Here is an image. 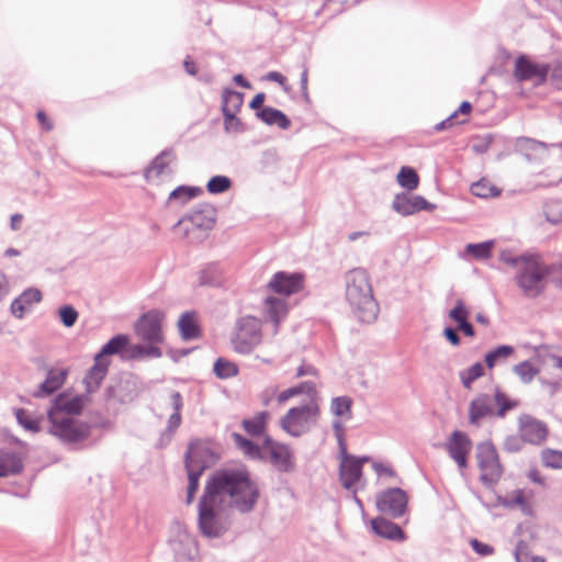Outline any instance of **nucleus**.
<instances>
[{
    "label": "nucleus",
    "mask_w": 562,
    "mask_h": 562,
    "mask_svg": "<svg viewBox=\"0 0 562 562\" xmlns=\"http://www.w3.org/2000/svg\"><path fill=\"white\" fill-rule=\"evenodd\" d=\"M476 459L482 483L488 486L497 483L503 475V467L494 445L488 441L479 443Z\"/></svg>",
    "instance_id": "1a4fd4ad"
},
{
    "label": "nucleus",
    "mask_w": 562,
    "mask_h": 562,
    "mask_svg": "<svg viewBox=\"0 0 562 562\" xmlns=\"http://www.w3.org/2000/svg\"><path fill=\"white\" fill-rule=\"evenodd\" d=\"M533 254H525L520 256L513 255L509 250H504L499 255V260L505 265H508L518 271Z\"/></svg>",
    "instance_id": "6e6d98bb"
},
{
    "label": "nucleus",
    "mask_w": 562,
    "mask_h": 562,
    "mask_svg": "<svg viewBox=\"0 0 562 562\" xmlns=\"http://www.w3.org/2000/svg\"><path fill=\"white\" fill-rule=\"evenodd\" d=\"M458 329H454L452 327H446L443 329V336L452 345V346H459L461 342V339L457 333Z\"/></svg>",
    "instance_id": "338daca9"
},
{
    "label": "nucleus",
    "mask_w": 562,
    "mask_h": 562,
    "mask_svg": "<svg viewBox=\"0 0 562 562\" xmlns=\"http://www.w3.org/2000/svg\"><path fill=\"white\" fill-rule=\"evenodd\" d=\"M392 209L403 216H409L419 211H434L436 205L428 202L422 195L398 193L393 199Z\"/></svg>",
    "instance_id": "f3484780"
},
{
    "label": "nucleus",
    "mask_w": 562,
    "mask_h": 562,
    "mask_svg": "<svg viewBox=\"0 0 562 562\" xmlns=\"http://www.w3.org/2000/svg\"><path fill=\"white\" fill-rule=\"evenodd\" d=\"M407 502V494L402 488L392 487L379 494L376 507L382 514L398 518L405 514Z\"/></svg>",
    "instance_id": "4468645a"
},
{
    "label": "nucleus",
    "mask_w": 562,
    "mask_h": 562,
    "mask_svg": "<svg viewBox=\"0 0 562 562\" xmlns=\"http://www.w3.org/2000/svg\"><path fill=\"white\" fill-rule=\"evenodd\" d=\"M296 390H299L300 395L305 394L308 397V401L316 400L318 396L316 384L313 381H304L300 384L295 385Z\"/></svg>",
    "instance_id": "e2e57ef3"
},
{
    "label": "nucleus",
    "mask_w": 562,
    "mask_h": 562,
    "mask_svg": "<svg viewBox=\"0 0 562 562\" xmlns=\"http://www.w3.org/2000/svg\"><path fill=\"white\" fill-rule=\"evenodd\" d=\"M361 476L362 470L358 461L350 460L349 462H340L339 480L346 490L355 493L356 484L360 481Z\"/></svg>",
    "instance_id": "c85d7f7f"
},
{
    "label": "nucleus",
    "mask_w": 562,
    "mask_h": 562,
    "mask_svg": "<svg viewBox=\"0 0 562 562\" xmlns=\"http://www.w3.org/2000/svg\"><path fill=\"white\" fill-rule=\"evenodd\" d=\"M371 528L375 535L382 538L396 541L405 540V532L403 529L398 525L383 517L372 519Z\"/></svg>",
    "instance_id": "cd10ccee"
},
{
    "label": "nucleus",
    "mask_w": 562,
    "mask_h": 562,
    "mask_svg": "<svg viewBox=\"0 0 562 562\" xmlns=\"http://www.w3.org/2000/svg\"><path fill=\"white\" fill-rule=\"evenodd\" d=\"M550 145L529 137L515 140V151L524 156L528 162H543L549 156Z\"/></svg>",
    "instance_id": "aec40b11"
},
{
    "label": "nucleus",
    "mask_w": 562,
    "mask_h": 562,
    "mask_svg": "<svg viewBox=\"0 0 562 562\" xmlns=\"http://www.w3.org/2000/svg\"><path fill=\"white\" fill-rule=\"evenodd\" d=\"M260 460L269 461L280 472H291L294 469L293 456L289 446L274 441L269 436L263 439V452Z\"/></svg>",
    "instance_id": "ddd939ff"
},
{
    "label": "nucleus",
    "mask_w": 562,
    "mask_h": 562,
    "mask_svg": "<svg viewBox=\"0 0 562 562\" xmlns=\"http://www.w3.org/2000/svg\"><path fill=\"white\" fill-rule=\"evenodd\" d=\"M217 456L209 441L195 440L189 445L186 452L184 465L186 469L199 470L203 473L204 470L215 464Z\"/></svg>",
    "instance_id": "f8f14e48"
},
{
    "label": "nucleus",
    "mask_w": 562,
    "mask_h": 562,
    "mask_svg": "<svg viewBox=\"0 0 562 562\" xmlns=\"http://www.w3.org/2000/svg\"><path fill=\"white\" fill-rule=\"evenodd\" d=\"M289 313V305L284 297L268 295L261 306V323L272 325V335L279 333L280 324L285 319Z\"/></svg>",
    "instance_id": "dca6fc26"
},
{
    "label": "nucleus",
    "mask_w": 562,
    "mask_h": 562,
    "mask_svg": "<svg viewBox=\"0 0 562 562\" xmlns=\"http://www.w3.org/2000/svg\"><path fill=\"white\" fill-rule=\"evenodd\" d=\"M352 404V398L347 395L333 397L329 404V412L334 416L333 422L344 425L345 422L351 420Z\"/></svg>",
    "instance_id": "c756f323"
},
{
    "label": "nucleus",
    "mask_w": 562,
    "mask_h": 562,
    "mask_svg": "<svg viewBox=\"0 0 562 562\" xmlns=\"http://www.w3.org/2000/svg\"><path fill=\"white\" fill-rule=\"evenodd\" d=\"M60 322L65 327H72L79 317L78 312L71 305H64L58 310Z\"/></svg>",
    "instance_id": "bf43d9fd"
},
{
    "label": "nucleus",
    "mask_w": 562,
    "mask_h": 562,
    "mask_svg": "<svg viewBox=\"0 0 562 562\" xmlns=\"http://www.w3.org/2000/svg\"><path fill=\"white\" fill-rule=\"evenodd\" d=\"M188 472V490H187V503L190 504L193 501L194 494L199 487V480L202 475L199 470L187 469Z\"/></svg>",
    "instance_id": "052dcab7"
},
{
    "label": "nucleus",
    "mask_w": 562,
    "mask_h": 562,
    "mask_svg": "<svg viewBox=\"0 0 562 562\" xmlns=\"http://www.w3.org/2000/svg\"><path fill=\"white\" fill-rule=\"evenodd\" d=\"M396 179L398 184L408 191L415 190L419 184V177L411 167H402Z\"/></svg>",
    "instance_id": "a18cd8bd"
},
{
    "label": "nucleus",
    "mask_w": 562,
    "mask_h": 562,
    "mask_svg": "<svg viewBox=\"0 0 562 562\" xmlns=\"http://www.w3.org/2000/svg\"><path fill=\"white\" fill-rule=\"evenodd\" d=\"M321 415L319 404L316 400L291 407L281 418L280 427L291 437H301L307 434L318 422Z\"/></svg>",
    "instance_id": "20e7f679"
},
{
    "label": "nucleus",
    "mask_w": 562,
    "mask_h": 562,
    "mask_svg": "<svg viewBox=\"0 0 562 562\" xmlns=\"http://www.w3.org/2000/svg\"><path fill=\"white\" fill-rule=\"evenodd\" d=\"M493 400L488 394H480L474 397L469 405V422L472 425L480 426L484 418L494 415Z\"/></svg>",
    "instance_id": "4be33fe9"
},
{
    "label": "nucleus",
    "mask_w": 562,
    "mask_h": 562,
    "mask_svg": "<svg viewBox=\"0 0 562 562\" xmlns=\"http://www.w3.org/2000/svg\"><path fill=\"white\" fill-rule=\"evenodd\" d=\"M471 546H472V549L477 554H480L482 557L491 555L494 552L493 547H491L490 544L483 543V542L479 541L477 539L471 540Z\"/></svg>",
    "instance_id": "69168bd1"
},
{
    "label": "nucleus",
    "mask_w": 562,
    "mask_h": 562,
    "mask_svg": "<svg viewBox=\"0 0 562 562\" xmlns=\"http://www.w3.org/2000/svg\"><path fill=\"white\" fill-rule=\"evenodd\" d=\"M169 544L175 552L176 562H196L198 543L187 526L180 521L170 527Z\"/></svg>",
    "instance_id": "0eeeda50"
},
{
    "label": "nucleus",
    "mask_w": 562,
    "mask_h": 562,
    "mask_svg": "<svg viewBox=\"0 0 562 562\" xmlns=\"http://www.w3.org/2000/svg\"><path fill=\"white\" fill-rule=\"evenodd\" d=\"M541 461L544 467L551 469H562V451L554 449H544L541 452Z\"/></svg>",
    "instance_id": "4d7b16f0"
},
{
    "label": "nucleus",
    "mask_w": 562,
    "mask_h": 562,
    "mask_svg": "<svg viewBox=\"0 0 562 562\" xmlns=\"http://www.w3.org/2000/svg\"><path fill=\"white\" fill-rule=\"evenodd\" d=\"M549 75L552 80L562 81V60L553 65L550 64Z\"/></svg>",
    "instance_id": "774afa93"
},
{
    "label": "nucleus",
    "mask_w": 562,
    "mask_h": 562,
    "mask_svg": "<svg viewBox=\"0 0 562 562\" xmlns=\"http://www.w3.org/2000/svg\"><path fill=\"white\" fill-rule=\"evenodd\" d=\"M244 102V94L241 92L225 89L222 94V112L223 113H238Z\"/></svg>",
    "instance_id": "c9c22d12"
},
{
    "label": "nucleus",
    "mask_w": 562,
    "mask_h": 562,
    "mask_svg": "<svg viewBox=\"0 0 562 562\" xmlns=\"http://www.w3.org/2000/svg\"><path fill=\"white\" fill-rule=\"evenodd\" d=\"M548 266L538 255H532L528 261L516 271V282L527 297H537L544 290V280L549 274Z\"/></svg>",
    "instance_id": "39448f33"
},
{
    "label": "nucleus",
    "mask_w": 562,
    "mask_h": 562,
    "mask_svg": "<svg viewBox=\"0 0 562 562\" xmlns=\"http://www.w3.org/2000/svg\"><path fill=\"white\" fill-rule=\"evenodd\" d=\"M483 374L484 367L481 362H475L474 364H472L468 369L460 371L459 373L462 385L468 390H470L472 387L473 382L479 378L483 376Z\"/></svg>",
    "instance_id": "de8ad7c7"
},
{
    "label": "nucleus",
    "mask_w": 562,
    "mask_h": 562,
    "mask_svg": "<svg viewBox=\"0 0 562 562\" xmlns=\"http://www.w3.org/2000/svg\"><path fill=\"white\" fill-rule=\"evenodd\" d=\"M544 215L552 224L562 223V200H550L544 204Z\"/></svg>",
    "instance_id": "5fc2aeb1"
},
{
    "label": "nucleus",
    "mask_w": 562,
    "mask_h": 562,
    "mask_svg": "<svg viewBox=\"0 0 562 562\" xmlns=\"http://www.w3.org/2000/svg\"><path fill=\"white\" fill-rule=\"evenodd\" d=\"M200 191L201 190L199 188L180 186L176 188L173 191H171V193L169 194V200H179L181 203H186L187 201L194 198Z\"/></svg>",
    "instance_id": "13d9d810"
},
{
    "label": "nucleus",
    "mask_w": 562,
    "mask_h": 562,
    "mask_svg": "<svg viewBox=\"0 0 562 562\" xmlns=\"http://www.w3.org/2000/svg\"><path fill=\"white\" fill-rule=\"evenodd\" d=\"M514 353L515 348L509 345L497 346L485 355V364L488 369H493L496 364L505 362Z\"/></svg>",
    "instance_id": "f704fd0d"
},
{
    "label": "nucleus",
    "mask_w": 562,
    "mask_h": 562,
    "mask_svg": "<svg viewBox=\"0 0 562 562\" xmlns=\"http://www.w3.org/2000/svg\"><path fill=\"white\" fill-rule=\"evenodd\" d=\"M41 301L42 292L36 288H29L12 301L10 306L11 313L15 318L22 319L25 312Z\"/></svg>",
    "instance_id": "5701e85b"
},
{
    "label": "nucleus",
    "mask_w": 562,
    "mask_h": 562,
    "mask_svg": "<svg viewBox=\"0 0 562 562\" xmlns=\"http://www.w3.org/2000/svg\"><path fill=\"white\" fill-rule=\"evenodd\" d=\"M493 246V240H486L479 244H468L464 251L476 260H484L491 257Z\"/></svg>",
    "instance_id": "c03bdc74"
},
{
    "label": "nucleus",
    "mask_w": 562,
    "mask_h": 562,
    "mask_svg": "<svg viewBox=\"0 0 562 562\" xmlns=\"http://www.w3.org/2000/svg\"><path fill=\"white\" fill-rule=\"evenodd\" d=\"M48 432L70 448L77 449L90 437L91 426L71 416L47 412Z\"/></svg>",
    "instance_id": "7ed1b4c3"
},
{
    "label": "nucleus",
    "mask_w": 562,
    "mask_h": 562,
    "mask_svg": "<svg viewBox=\"0 0 562 562\" xmlns=\"http://www.w3.org/2000/svg\"><path fill=\"white\" fill-rule=\"evenodd\" d=\"M177 156L172 148L164 149L158 154L145 170V178L149 182H158L164 176H171L172 169L170 165L176 160Z\"/></svg>",
    "instance_id": "412c9836"
},
{
    "label": "nucleus",
    "mask_w": 562,
    "mask_h": 562,
    "mask_svg": "<svg viewBox=\"0 0 562 562\" xmlns=\"http://www.w3.org/2000/svg\"><path fill=\"white\" fill-rule=\"evenodd\" d=\"M165 313L159 310H150L143 314L135 323L134 330L138 338L148 344H162V322Z\"/></svg>",
    "instance_id": "9d476101"
},
{
    "label": "nucleus",
    "mask_w": 562,
    "mask_h": 562,
    "mask_svg": "<svg viewBox=\"0 0 562 562\" xmlns=\"http://www.w3.org/2000/svg\"><path fill=\"white\" fill-rule=\"evenodd\" d=\"M524 442L526 441L520 435L508 436L504 441V449L508 452H518L522 449Z\"/></svg>",
    "instance_id": "0e129e2a"
},
{
    "label": "nucleus",
    "mask_w": 562,
    "mask_h": 562,
    "mask_svg": "<svg viewBox=\"0 0 562 562\" xmlns=\"http://www.w3.org/2000/svg\"><path fill=\"white\" fill-rule=\"evenodd\" d=\"M23 470V461L19 452L10 448L0 449V477L15 475Z\"/></svg>",
    "instance_id": "a878e982"
},
{
    "label": "nucleus",
    "mask_w": 562,
    "mask_h": 562,
    "mask_svg": "<svg viewBox=\"0 0 562 562\" xmlns=\"http://www.w3.org/2000/svg\"><path fill=\"white\" fill-rule=\"evenodd\" d=\"M449 318L457 324V329L469 322L470 311L462 299H458L453 308L448 313Z\"/></svg>",
    "instance_id": "8fccbe9b"
},
{
    "label": "nucleus",
    "mask_w": 562,
    "mask_h": 562,
    "mask_svg": "<svg viewBox=\"0 0 562 562\" xmlns=\"http://www.w3.org/2000/svg\"><path fill=\"white\" fill-rule=\"evenodd\" d=\"M268 418V412H260L252 418L244 419L243 427L250 436H259L263 434Z\"/></svg>",
    "instance_id": "ea45409f"
},
{
    "label": "nucleus",
    "mask_w": 562,
    "mask_h": 562,
    "mask_svg": "<svg viewBox=\"0 0 562 562\" xmlns=\"http://www.w3.org/2000/svg\"><path fill=\"white\" fill-rule=\"evenodd\" d=\"M346 300L353 314L363 323H372L379 313V305L373 296L372 285L368 272L362 268H355L345 274Z\"/></svg>",
    "instance_id": "f03ea898"
},
{
    "label": "nucleus",
    "mask_w": 562,
    "mask_h": 562,
    "mask_svg": "<svg viewBox=\"0 0 562 562\" xmlns=\"http://www.w3.org/2000/svg\"><path fill=\"white\" fill-rule=\"evenodd\" d=\"M231 187L232 180L228 177L222 175L212 177L206 184V189L211 194L224 193L228 191Z\"/></svg>",
    "instance_id": "864d4df0"
},
{
    "label": "nucleus",
    "mask_w": 562,
    "mask_h": 562,
    "mask_svg": "<svg viewBox=\"0 0 562 562\" xmlns=\"http://www.w3.org/2000/svg\"><path fill=\"white\" fill-rule=\"evenodd\" d=\"M501 504L507 508L519 507V509L526 515L531 513L529 502L525 497V492L522 490H516L510 495H506L501 499Z\"/></svg>",
    "instance_id": "4c0bfd02"
},
{
    "label": "nucleus",
    "mask_w": 562,
    "mask_h": 562,
    "mask_svg": "<svg viewBox=\"0 0 562 562\" xmlns=\"http://www.w3.org/2000/svg\"><path fill=\"white\" fill-rule=\"evenodd\" d=\"M513 371L525 384L530 383L539 373V369L533 367L529 360L517 363Z\"/></svg>",
    "instance_id": "3c124183"
},
{
    "label": "nucleus",
    "mask_w": 562,
    "mask_h": 562,
    "mask_svg": "<svg viewBox=\"0 0 562 562\" xmlns=\"http://www.w3.org/2000/svg\"><path fill=\"white\" fill-rule=\"evenodd\" d=\"M15 417L20 426L33 434H37L42 430L41 424L45 420L43 415H35L24 408L16 409Z\"/></svg>",
    "instance_id": "473e14b6"
},
{
    "label": "nucleus",
    "mask_w": 562,
    "mask_h": 562,
    "mask_svg": "<svg viewBox=\"0 0 562 562\" xmlns=\"http://www.w3.org/2000/svg\"><path fill=\"white\" fill-rule=\"evenodd\" d=\"M237 113H223L224 116V130L227 133H239L244 131L243 123L236 116Z\"/></svg>",
    "instance_id": "680f3d73"
},
{
    "label": "nucleus",
    "mask_w": 562,
    "mask_h": 562,
    "mask_svg": "<svg viewBox=\"0 0 562 562\" xmlns=\"http://www.w3.org/2000/svg\"><path fill=\"white\" fill-rule=\"evenodd\" d=\"M214 374L222 380L236 376L238 374V367L224 358H218L214 362L213 367Z\"/></svg>",
    "instance_id": "49530a36"
},
{
    "label": "nucleus",
    "mask_w": 562,
    "mask_h": 562,
    "mask_svg": "<svg viewBox=\"0 0 562 562\" xmlns=\"http://www.w3.org/2000/svg\"><path fill=\"white\" fill-rule=\"evenodd\" d=\"M518 429L522 439L531 445L542 443L548 436L547 425L528 414L519 416Z\"/></svg>",
    "instance_id": "a211bd4d"
},
{
    "label": "nucleus",
    "mask_w": 562,
    "mask_h": 562,
    "mask_svg": "<svg viewBox=\"0 0 562 562\" xmlns=\"http://www.w3.org/2000/svg\"><path fill=\"white\" fill-rule=\"evenodd\" d=\"M130 344V338L127 335H116L112 337L103 347L100 352L95 356L104 359L105 356L117 355L123 351Z\"/></svg>",
    "instance_id": "e433bc0d"
},
{
    "label": "nucleus",
    "mask_w": 562,
    "mask_h": 562,
    "mask_svg": "<svg viewBox=\"0 0 562 562\" xmlns=\"http://www.w3.org/2000/svg\"><path fill=\"white\" fill-rule=\"evenodd\" d=\"M215 215L216 211L213 206L198 205L177 222L175 229H179L184 237L190 238L195 231L205 233L212 229L215 224Z\"/></svg>",
    "instance_id": "6e6552de"
},
{
    "label": "nucleus",
    "mask_w": 562,
    "mask_h": 562,
    "mask_svg": "<svg viewBox=\"0 0 562 562\" xmlns=\"http://www.w3.org/2000/svg\"><path fill=\"white\" fill-rule=\"evenodd\" d=\"M83 405V395L69 398L65 394H59L54 398L53 405L47 412H56L60 416L78 415L81 413Z\"/></svg>",
    "instance_id": "b1692460"
},
{
    "label": "nucleus",
    "mask_w": 562,
    "mask_h": 562,
    "mask_svg": "<svg viewBox=\"0 0 562 562\" xmlns=\"http://www.w3.org/2000/svg\"><path fill=\"white\" fill-rule=\"evenodd\" d=\"M259 487L244 468L215 471L207 480L198 505V525L202 536L222 537L229 527L228 512L250 513L259 498Z\"/></svg>",
    "instance_id": "f257e3e1"
},
{
    "label": "nucleus",
    "mask_w": 562,
    "mask_h": 562,
    "mask_svg": "<svg viewBox=\"0 0 562 562\" xmlns=\"http://www.w3.org/2000/svg\"><path fill=\"white\" fill-rule=\"evenodd\" d=\"M471 192L475 196L487 199L497 196L501 193V190L491 184L488 181L482 179L472 184Z\"/></svg>",
    "instance_id": "603ef678"
},
{
    "label": "nucleus",
    "mask_w": 562,
    "mask_h": 562,
    "mask_svg": "<svg viewBox=\"0 0 562 562\" xmlns=\"http://www.w3.org/2000/svg\"><path fill=\"white\" fill-rule=\"evenodd\" d=\"M170 403L173 409V413L169 416L166 432L172 435L181 425V409L183 407V400L179 392L173 391L170 394Z\"/></svg>",
    "instance_id": "72a5a7b5"
},
{
    "label": "nucleus",
    "mask_w": 562,
    "mask_h": 562,
    "mask_svg": "<svg viewBox=\"0 0 562 562\" xmlns=\"http://www.w3.org/2000/svg\"><path fill=\"white\" fill-rule=\"evenodd\" d=\"M109 369V361L94 357V364L87 372L83 383L87 393L95 392L104 380Z\"/></svg>",
    "instance_id": "bb28decb"
},
{
    "label": "nucleus",
    "mask_w": 562,
    "mask_h": 562,
    "mask_svg": "<svg viewBox=\"0 0 562 562\" xmlns=\"http://www.w3.org/2000/svg\"><path fill=\"white\" fill-rule=\"evenodd\" d=\"M262 341L261 319L246 315L239 317L231 336L234 351L240 355L251 353Z\"/></svg>",
    "instance_id": "423d86ee"
},
{
    "label": "nucleus",
    "mask_w": 562,
    "mask_h": 562,
    "mask_svg": "<svg viewBox=\"0 0 562 562\" xmlns=\"http://www.w3.org/2000/svg\"><path fill=\"white\" fill-rule=\"evenodd\" d=\"M223 282L222 270L217 263H209L200 274L201 285L218 286Z\"/></svg>",
    "instance_id": "a19ab883"
},
{
    "label": "nucleus",
    "mask_w": 562,
    "mask_h": 562,
    "mask_svg": "<svg viewBox=\"0 0 562 562\" xmlns=\"http://www.w3.org/2000/svg\"><path fill=\"white\" fill-rule=\"evenodd\" d=\"M178 328L181 338L186 341L199 338L200 329L194 318L193 312L183 313L178 321Z\"/></svg>",
    "instance_id": "2f4dec72"
},
{
    "label": "nucleus",
    "mask_w": 562,
    "mask_h": 562,
    "mask_svg": "<svg viewBox=\"0 0 562 562\" xmlns=\"http://www.w3.org/2000/svg\"><path fill=\"white\" fill-rule=\"evenodd\" d=\"M550 72V64L533 63L526 55L516 58L514 78L518 82L531 81L535 86L543 85Z\"/></svg>",
    "instance_id": "9b49d317"
},
{
    "label": "nucleus",
    "mask_w": 562,
    "mask_h": 562,
    "mask_svg": "<svg viewBox=\"0 0 562 562\" xmlns=\"http://www.w3.org/2000/svg\"><path fill=\"white\" fill-rule=\"evenodd\" d=\"M68 370L66 369H49L45 381H43L38 389L34 391V397H46L54 394L65 383Z\"/></svg>",
    "instance_id": "393cba45"
},
{
    "label": "nucleus",
    "mask_w": 562,
    "mask_h": 562,
    "mask_svg": "<svg viewBox=\"0 0 562 562\" xmlns=\"http://www.w3.org/2000/svg\"><path fill=\"white\" fill-rule=\"evenodd\" d=\"M494 404L497 406V411H496L495 415L497 417L503 418L508 411L516 408L518 406L519 402L516 400L508 398L505 393H503L499 390H496L494 400H493V405Z\"/></svg>",
    "instance_id": "09e8293b"
},
{
    "label": "nucleus",
    "mask_w": 562,
    "mask_h": 562,
    "mask_svg": "<svg viewBox=\"0 0 562 562\" xmlns=\"http://www.w3.org/2000/svg\"><path fill=\"white\" fill-rule=\"evenodd\" d=\"M303 283L304 277L302 273L279 271L267 283V290L286 300L291 294L300 292L303 289Z\"/></svg>",
    "instance_id": "2eb2a0df"
},
{
    "label": "nucleus",
    "mask_w": 562,
    "mask_h": 562,
    "mask_svg": "<svg viewBox=\"0 0 562 562\" xmlns=\"http://www.w3.org/2000/svg\"><path fill=\"white\" fill-rule=\"evenodd\" d=\"M256 116L267 125H277L281 130H288L291 126L290 119L282 111L271 106L261 108Z\"/></svg>",
    "instance_id": "7c9ffc66"
},
{
    "label": "nucleus",
    "mask_w": 562,
    "mask_h": 562,
    "mask_svg": "<svg viewBox=\"0 0 562 562\" xmlns=\"http://www.w3.org/2000/svg\"><path fill=\"white\" fill-rule=\"evenodd\" d=\"M472 449L469 436L460 430H454L446 442V450L449 457L456 461L459 468L468 465V454Z\"/></svg>",
    "instance_id": "6ab92c4d"
},
{
    "label": "nucleus",
    "mask_w": 562,
    "mask_h": 562,
    "mask_svg": "<svg viewBox=\"0 0 562 562\" xmlns=\"http://www.w3.org/2000/svg\"><path fill=\"white\" fill-rule=\"evenodd\" d=\"M331 428L338 443L339 457L341 462H349L350 460H356L355 456H351L347 452V445L345 440V425H341L339 422H331Z\"/></svg>",
    "instance_id": "37998d69"
},
{
    "label": "nucleus",
    "mask_w": 562,
    "mask_h": 562,
    "mask_svg": "<svg viewBox=\"0 0 562 562\" xmlns=\"http://www.w3.org/2000/svg\"><path fill=\"white\" fill-rule=\"evenodd\" d=\"M159 344H136L131 347V358L144 359V358H160L162 356L161 349L158 347Z\"/></svg>",
    "instance_id": "79ce46f5"
},
{
    "label": "nucleus",
    "mask_w": 562,
    "mask_h": 562,
    "mask_svg": "<svg viewBox=\"0 0 562 562\" xmlns=\"http://www.w3.org/2000/svg\"><path fill=\"white\" fill-rule=\"evenodd\" d=\"M235 443L243 452L251 459L260 460L263 452V442L258 446L251 440L243 437L240 434H233Z\"/></svg>",
    "instance_id": "58836bf2"
}]
</instances>
